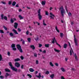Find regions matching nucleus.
Instances as JSON below:
<instances>
[{"mask_svg": "<svg viewBox=\"0 0 79 79\" xmlns=\"http://www.w3.org/2000/svg\"><path fill=\"white\" fill-rule=\"evenodd\" d=\"M60 13H61V15L63 17L64 16V14L66 13V11H65V10L63 8V6H61V7H60Z\"/></svg>", "mask_w": 79, "mask_h": 79, "instance_id": "nucleus-1", "label": "nucleus"}, {"mask_svg": "<svg viewBox=\"0 0 79 79\" xmlns=\"http://www.w3.org/2000/svg\"><path fill=\"white\" fill-rule=\"evenodd\" d=\"M38 16L39 20H41L42 19V16L40 15V9H39L38 11Z\"/></svg>", "mask_w": 79, "mask_h": 79, "instance_id": "nucleus-2", "label": "nucleus"}, {"mask_svg": "<svg viewBox=\"0 0 79 79\" xmlns=\"http://www.w3.org/2000/svg\"><path fill=\"white\" fill-rule=\"evenodd\" d=\"M17 47L18 49V50H19L20 52V53H22L23 52V50H22V49L21 48V46H20V45L19 44H18L17 45Z\"/></svg>", "mask_w": 79, "mask_h": 79, "instance_id": "nucleus-3", "label": "nucleus"}, {"mask_svg": "<svg viewBox=\"0 0 79 79\" xmlns=\"http://www.w3.org/2000/svg\"><path fill=\"white\" fill-rule=\"evenodd\" d=\"M10 68L13 70L14 71H15V72H17V70L18 69H17V68H15L13 66V65H12V64H11V63H10Z\"/></svg>", "mask_w": 79, "mask_h": 79, "instance_id": "nucleus-4", "label": "nucleus"}, {"mask_svg": "<svg viewBox=\"0 0 79 79\" xmlns=\"http://www.w3.org/2000/svg\"><path fill=\"white\" fill-rule=\"evenodd\" d=\"M52 44H54L55 42H56V44H57V45H58V46H59V47H60V48H61V46L58 43H57L56 42V40L55 37H54V39H52Z\"/></svg>", "mask_w": 79, "mask_h": 79, "instance_id": "nucleus-5", "label": "nucleus"}, {"mask_svg": "<svg viewBox=\"0 0 79 79\" xmlns=\"http://www.w3.org/2000/svg\"><path fill=\"white\" fill-rule=\"evenodd\" d=\"M69 46L71 48V50H70V53L71 56L72 55V53H73V54H74V52H73V49H72V48H71V44L69 42Z\"/></svg>", "mask_w": 79, "mask_h": 79, "instance_id": "nucleus-6", "label": "nucleus"}, {"mask_svg": "<svg viewBox=\"0 0 79 79\" xmlns=\"http://www.w3.org/2000/svg\"><path fill=\"white\" fill-rule=\"evenodd\" d=\"M74 42L75 44V46H77L78 45V44H77V40L76 38V36L75 35H74Z\"/></svg>", "mask_w": 79, "mask_h": 79, "instance_id": "nucleus-7", "label": "nucleus"}, {"mask_svg": "<svg viewBox=\"0 0 79 79\" xmlns=\"http://www.w3.org/2000/svg\"><path fill=\"white\" fill-rule=\"evenodd\" d=\"M11 47L12 48L13 50H14L15 51H16V48H15V44H12Z\"/></svg>", "mask_w": 79, "mask_h": 79, "instance_id": "nucleus-8", "label": "nucleus"}, {"mask_svg": "<svg viewBox=\"0 0 79 79\" xmlns=\"http://www.w3.org/2000/svg\"><path fill=\"white\" fill-rule=\"evenodd\" d=\"M3 16H4V15L3 14H2L1 15V19L3 20V18L5 20H7V17L6 16H4L3 18Z\"/></svg>", "mask_w": 79, "mask_h": 79, "instance_id": "nucleus-9", "label": "nucleus"}, {"mask_svg": "<svg viewBox=\"0 0 79 79\" xmlns=\"http://www.w3.org/2000/svg\"><path fill=\"white\" fill-rule=\"evenodd\" d=\"M50 15L51 16H50V17L51 19H54V17H55V15L53 14L52 13H50Z\"/></svg>", "mask_w": 79, "mask_h": 79, "instance_id": "nucleus-10", "label": "nucleus"}, {"mask_svg": "<svg viewBox=\"0 0 79 79\" xmlns=\"http://www.w3.org/2000/svg\"><path fill=\"white\" fill-rule=\"evenodd\" d=\"M15 65L16 67H17V68H19V66H20V64H19V63L16 62L15 63Z\"/></svg>", "mask_w": 79, "mask_h": 79, "instance_id": "nucleus-11", "label": "nucleus"}, {"mask_svg": "<svg viewBox=\"0 0 79 79\" xmlns=\"http://www.w3.org/2000/svg\"><path fill=\"white\" fill-rule=\"evenodd\" d=\"M18 24L16 23H14V27L15 29H17V27H18Z\"/></svg>", "mask_w": 79, "mask_h": 79, "instance_id": "nucleus-12", "label": "nucleus"}, {"mask_svg": "<svg viewBox=\"0 0 79 79\" xmlns=\"http://www.w3.org/2000/svg\"><path fill=\"white\" fill-rule=\"evenodd\" d=\"M14 21H16V19L15 18H14L13 19H10V21H11V23H14Z\"/></svg>", "mask_w": 79, "mask_h": 79, "instance_id": "nucleus-13", "label": "nucleus"}, {"mask_svg": "<svg viewBox=\"0 0 79 79\" xmlns=\"http://www.w3.org/2000/svg\"><path fill=\"white\" fill-rule=\"evenodd\" d=\"M12 31L14 32V33H15V34H18V33L17 32V31L15 29H13Z\"/></svg>", "mask_w": 79, "mask_h": 79, "instance_id": "nucleus-14", "label": "nucleus"}, {"mask_svg": "<svg viewBox=\"0 0 79 79\" xmlns=\"http://www.w3.org/2000/svg\"><path fill=\"white\" fill-rule=\"evenodd\" d=\"M10 36L11 37H12L13 38L15 37L14 35V34L12 33H10Z\"/></svg>", "mask_w": 79, "mask_h": 79, "instance_id": "nucleus-15", "label": "nucleus"}, {"mask_svg": "<svg viewBox=\"0 0 79 79\" xmlns=\"http://www.w3.org/2000/svg\"><path fill=\"white\" fill-rule=\"evenodd\" d=\"M46 2V1H43L41 3V4H42V5H45Z\"/></svg>", "mask_w": 79, "mask_h": 79, "instance_id": "nucleus-16", "label": "nucleus"}, {"mask_svg": "<svg viewBox=\"0 0 79 79\" xmlns=\"http://www.w3.org/2000/svg\"><path fill=\"white\" fill-rule=\"evenodd\" d=\"M30 48L33 50H34V49H35V46L33 45H31L30 46Z\"/></svg>", "mask_w": 79, "mask_h": 79, "instance_id": "nucleus-17", "label": "nucleus"}, {"mask_svg": "<svg viewBox=\"0 0 79 79\" xmlns=\"http://www.w3.org/2000/svg\"><path fill=\"white\" fill-rule=\"evenodd\" d=\"M29 70L30 72H31V73H32L34 71V69H33L32 68H30L29 69Z\"/></svg>", "mask_w": 79, "mask_h": 79, "instance_id": "nucleus-18", "label": "nucleus"}, {"mask_svg": "<svg viewBox=\"0 0 79 79\" xmlns=\"http://www.w3.org/2000/svg\"><path fill=\"white\" fill-rule=\"evenodd\" d=\"M60 70L62 71V72H65L66 71V70L64 69V68L62 67L60 68Z\"/></svg>", "mask_w": 79, "mask_h": 79, "instance_id": "nucleus-19", "label": "nucleus"}, {"mask_svg": "<svg viewBox=\"0 0 79 79\" xmlns=\"http://www.w3.org/2000/svg\"><path fill=\"white\" fill-rule=\"evenodd\" d=\"M20 41H21V42H22V41H22V44H23V45H24V44H25V41H24V40H23V39L21 38Z\"/></svg>", "mask_w": 79, "mask_h": 79, "instance_id": "nucleus-20", "label": "nucleus"}, {"mask_svg": "<svg viewBox=\"0 0 79 79\" xmlns=\"http://www.w3.org/2000/svg\"><path fill=\"white\" fill-rule=\"evenodd\" d=\"M10 76V74L8 73H6L5 75V77L6 78H7V77H8V76Z\"/></svg>", "mask_w": 79, "mask_h": 79, "instance_id": "nucleus-21", "label": "nucleus"}, {"mask_svg": "<svg viewBox=\"0 0 79 79\" xmlns=\"http://www.w3.org/2000/svg\"><path fill=\"white\" fill-rule=\"evenodd\" d=\"M54 51L55 52H57L58 53H59V52H60V50H57L55 48L54 49Z\"/></svg>", "mask_w": 79, "mask_h": 79, "instance_id": "nucleus-22", "label": "nucleus"}, {"mask_svg": "<svg viewBox=\"0 0 79 79\" xmlns=\"http://www.w3.org/2000/svg\"><path fill=\"white\" fill-rule=\"evenodd\" d=\"M74 56L75 57V59L76 60V61H77V57L76 56V54H74Z\"/></svg>", "mask_w": 79, "mask_h": 79, "instance_id": "nucleus-23", "label": "nucleus"}, {"mask_svg": "<svg viewBox=\"0 0 79 79\" xmlns=\"http://www.w3.org/2000/svg\"><path fill=\"white\" fill-rule=\"evenodd\" d=\"M19 18H20V19H24V17H22V16L21 15H19Z\"/></svg>", "mask_w": 79, "mask_h": 79, "instance_id": "nucleus-24", "label": "nucleus"}, {"mask_svg": "<svg viewBox=\"0 0 79 79\" xmlns=\"http://www.w3.org/2000/svg\"><path fill=\"white\" fill-rule=\"evenodd\" d=\"M41 73H39V76H36V77H37L38 78H39V79H40V77H41V75H40Z\"/></svg>", "mask_w": 79, "mask_h": 79, "instance_id": "nucleus-25", "label": "nucleus"}, {"mask_svg": "<svg viewBox=\"0 0 79 79\" xmlns=\"http://www.w3.org/2000/svg\"><path fill=\"white\" fill-rule=\"evenodd\" d=\"M67 45V44H64L63 46L64 48H66Z\"/></svg>", "mask_w": 79, "mask_h": 79, "instance_id": "nucleus-26", "label": "nucleus"}, {"mask_svg": "<svg viewBox=\"0 0 79 79\" xmlns=\"http://www.w3.org/2000/svg\"><path fill=\"white\" fill-rule=\"evenodd\" d=\"M55 29L56 30V31L57 32H60V31L58 29V27H57V26H56L55 27Z\"/></svg>", "mask_w": 79, "mask_h": 79, "instance_id": "nucleus-27", "label": "nucleus"}, {"mask_svg": "<svg viewBox=\"0 0 79 79\" xmlns=\"http://www.w3.org/2000/svg\"><path fill=\"white\" fill-rule=\"evenodd\" d=\"M54 74H52L50 76V77L51 79H53L54 77Z\"/></svg>", "mask_w": 79, "mask_h": 79, "instance_id": "nucleus-28", "label": "nucleus"}, {"mask_svg": "<svg viewBox=\"0 0 79 79\" xmlns=\"http://www.w3.org/2000/svg\"><path fill=\"white\" fill-rule=\"evenodd\" d=\"M20 61V59L19 58H17L15 59V61Z\"/></svg>", "mask_w": 79, "mask_h": 79, "instance_id": "nucleus-29", "label": "nucleus"}, {"mask_svg": "<svg viewBox=\"0 0 79 79\" xmlns=\"http://www.w3.org/2000/svg\"><path fill=\"white\" fill-rule=\"evenodd\" d=\"M3 28L5 30V31H7L8 28H7V27H6L5 26H3Z\"/></svg>", "mask_w": 79, "mask_h": 79, "instance_id": "nucleus-30", "label": "nucleus"}, {"mask_svg": "<svg viewBox=\"0 0 79 79\" xmlns=\"http://www.w3.org/2000/svg\"><path fill=\"white\" fill-rule=\"evenodd\" d=\"M16 4V2H12V6H15V5Z\"/></svg>", "mask_w": 79, "mask_h": 79, "instance_id": "nucleus-31", "label": "nucleus"}, {"mask_svg": "<svg viewBox=\"0 0 79 79\" xmlns=\"http://www.w3.org/2000/svg\"><path fill=\"white\" fill-rule=\"evenodd\" d=\"M5 71L6 72H10V71L9 69H5Z\"/></svg>", "mask_w": 79, "mask_h": 79, "instance_id": "nucleus-32", "label": "nucleus"}, {"mask_svg": "<svg viewBox=\"0 0 79 79\" xmlns=\"http://www.w3.org/2000/svg\"><path fill=\"white\" fill-rule=\"evenodd\" d=\"M45 47L48 48V47H49V44H45Z\"/></svg>", "mask_w": 79, "mask_h": 79, "instance_id": "nucleus-33", "label": "nucleus"}, {"mask_svg": "<svg viewBox=\"0 0 79 79\" xmlns=\"http://www.w3.org/2000/svg\"><path fill=\"white\" fill-rule=\"evenodd\" d=\"M3 58H2V55L0 54V61L2 60Z\"/></svg>", "mask_w": 79, "mask_h": 79, "instance_id": "nucleus-34", "label": "nucleus"}, {"mask_svg": "<svg viewBox=\"0 0 79 79\" xmlns=\"http://www.w3.org/2000/svg\"><path fill=\"white\" fill-rule=\"evenodd\" d=\"M60 36L61 37H63V33H60Z\"/></svg>", "mask_w": 79, "mask_h": 79, "instance_id": "nucleus-35", "label": "nucleus"}, {"mask_svg": "<svg viewBox=\"0 0 79 79\" xmlns=\"http://www.w3.org/2000/svg\"><path fill=\"white\" fill-rule=\"evenodd\" d=\"M50 64L51 66H54V65H53V64H52V63L50 62Z\"/></svg>", "mask_w": 79, "mask_h": 79, "instance_id": "nucleus-36", "label": "nucleus"}, {"mask_svg": "<svg viewBox=\"0 0 79 79\" xmlns=\"http://www.w3.org/2000/svg\"><path fill=\"white\" fill-rule=\"evenodd\" d=\"M29 31H27L26 32V35H29Z\"/></svg>", "mask_w": 79, "mask_h": 79, "instance_id": "nucleus-37", "label": "nucleus"}, {"mask_svg": "<svg viewBox=\"0 0 79 79\" xmlns=\"http://www.w3.org/2000/svg\"><path fill=\"white\" fill-rule=\"evenodd\" d=\"M43 25H44V26H47V24H45V23L44 20H43Z\"/></svg>", "mask_w": 79, "mask_h": 79, "instance_id": "nucleus-38", "label": "nucleus"}, {"mask_svg": "<svg viewBox=\"0 0 79 79\" xmlns=\"http://www.w3.org/2000/svg\"><path fill=\"white\" fill-rule=\"evenodd\" d=\"M27 40L29 42H31V38H28Z\"/></svg>", "mask_w": 79, "mask_h": 79, "instance_id": "nucleus-39", "label": "nucleus"}, {"mask_svg": "<svg viewBox=\"0 0 79 79\" xmlns=\"http://www.w3.org/2000/svg\"><path fill=\"white\" fill-rule=\"evenodd\" d=\"M0 32L2 34L4 33V31L2 30H0Z\"/></svg>", "mask_w": 79, "mask_h": 79, "instance_id": "nucleus-40", "label": "nucleus"}, {"mask_svg": "<svg viewBox=\"0 0 79 79\" xmlns=\"http://www.w3.org/2000/svg\"><path fill=\"white\" fill-rule=\"evenodd\" d=\"M68 15L69 16H71L72 15L71 14V13L69 12L68 13Z\"/></svg>", "mask_w": 79, "mask_h": 79, "instance_id": "nucleus-41", "label": "nucleus"}, {"mask_svg": "<svg viewBox=\"0 0 79 79\" xmlns=\"http://www.w3.org/2000/svg\"><path fill=\"white\" fill-rule=\"evenodd\" d=\"M28 76H29L30 78H31L32 77V76L31 75V74H27Z\"/></svg>", "mask_w": 79, "mask_h": 79, "instance_id": "nucleus-42", "label": "nucleus"}, {"mask_svg": "<svg viewBox=\"0 0 79 79\" xmlns=\"http://www.w3.org/2000/svg\"><path fill=\"white\" fill-rule=\"evenodd\" d=\"M0 78L1 79H3V78H4V77L3 76L1 75L0 76Z\"/></svg>", "mask_w": 79, "mask_h": 79, "instance_id": "nucleus-43", "label": "nucleus"}, {"mask_svg": "<svg viewBox=\"0 0 79 79\" xmlns=\"http://www.w3.org/2000/svg\"><path fill=\"white\" fill-rule=\"evenodd\" d=\"M20 58L22 60H24V57H23V56H20Z\"/></svg>", "mask_w": 79, "mask_h": 79, "instance_id": "nucleus-44", "label": "nucleus"}, {"mask_svg": "<svg viewBox=\"0 0 79 79\" xmlns=\"http://www.w3.org/2000/svg\"><path fill=\"white\" fill-rule=\"evenodd\" d=\"M1 3H3V4H4V5H6V2H4L3 1L1 2Z\"/></svg>", "mask_w": 79, "mask_h": 79, "instance_id": "nucleus-45", "label": "nucleus"}, {"mask_svg": "<svg viewBox=\"0 0 79 79\" xmlns=\"http://www.w3.org/2000/svg\"><path fill=\"white\" fill-rule=\"evenodd\" d=\"M37 53H34V56H35V57H37Z\"/></svg>", "mask_w": 79, "mask_h": 79, "instance_id": "nucleus-46", "label": "nucleus"}, {"mask_svg": "<svg viewBox=\"0 0 79 79\" xmlns=\"http://www.w3.org/2000/svg\"><path fill=\"white\" fill-rule=\"evenodd\" d=\"M45 15H48V12L46 11Z\"/></svg>", "mask_w": 79, "mask_h": 79, "instance_id": "nucleus-47", "label": "nucleus"}, {"mask_svg": "<svg viewBox=\"0 0 79 79\" xmlns=\"http://www.w3.org/2000/svg\"><path fill=\"white\" fill-rule=\"evenodd\" d=\"M36 64H39V61H38V60H36Z\"/></svg>", "mask_w": 79, "mask_h": 79, "instance_id": "nucleus-48", "label": "nucleus"}, {"mask_svg": "<svg viewBox=\"0 0 79 79\" xmlns=\"http://www.w3.org/2000/svg\"><path fill=\"white\" fill-rule=\"evenodd\" d=\"M18 30L19 32H21V30L20 29V28H18Z\"/></svg>", "mask_w": 79, "mask_h": 79, "instance_id": "nucleus-49", "label": "nucleus"}, {"mask_svg": "<svg viewBox=\"0 0 79 79\" xmlns=\"http://www.w3.org/2000/svg\"><path fill=\"white\" fill-rule=\"evenodd\" d=\"M39 47L40 48V47H41L42 46V45L41 44H39Z\"/></svg>", "mask_w": 79, "mask_h": 79, "instance_id": "nucleus-50", "label": "nucleus"}, {"mask_svg": "<svg viewBox=\"0 0 79 79\" xmlns=\"http://www.w3.org/2000/svg\"><path fill=\"white\" fill-rule=\"evenodd\" d=\"M7 55H8V56H10V52H7Z\"/></svg>", "mask_w": 79, "mask_h": 79, "instance_id": "nucleus-51", "label": "nucleus"}, {"mask_svg": "<svg viewBox=\"0 0 79 79\" xmlns=\"http://www.w3.org/2000/svg\"><path fill=\"white\" fill-rule=\"evenodd\" d=\"M35 40H36V41H37V40H39V38L37 37V38L35 39Z\"/></svg>", "mask_w": 79, "mask_h": 79, "instance_id": "nucleus-52", "label": "nucleus"}, {"mask_svg": "<svg viewBox=\"0 0 79 79\" xmlns=\"http://www.w3.org/2000/svg\"><path fill=\"white\" fill-rule=\"evenodd\" d=\"M55 65L56 66H58V63H55Z\"/></svg>", "mask_w": 79, "mask_h": 79, "instance_id": "nucleus-53", "label": "nucleus"}, {"mask_svg": "<svg viewBox=\"0 0 79 79\" xmlns=\"http://www.w3.org/2000/svg\"><path fill=\"white\" fill-rule=\"evenodd\" d=\"M46 74H49V72H48V71H47Z\"/></svg>", "mask_w": 79, "mask_h": 79, "instance_id": "nucleus-54", "label": "nucleus"}, {"mask_svg": "<svg viewBox=\"0 0 79 79\" xmlns=\"http://www.w3.org/2000/svg\"><path fill=\"white\" fill-rule=\"evenodd\" d=\"M68 60V58H66L65 59V61H67Z\"/></svg>", "mask_w": 79, "mask_h": 79, "instance_id": "nucleus-55", "label": "nucleus"}, {"mask_svg": "<svg viewBox=\"0 0 79 79\" xmlns=\"http://www.w3.org/2000/svg\"><path fill=\"white\" fill-rule=\"evenodd\" d=\"M61 79H64V77H63V76H61Z\"/></svg>", "mask_w": 79, "mask_h": 79, "instance_id": "nucleus-56", "label": "nucleus"}, {"mask_svg": "<svg viewBox=\"0 0 79 79\" xmlns=\"http://www.w3.org/2000/svg\"><path fill=\"white\" fill-rule=\"evenodd\" d=\"M72 70H73V71H76V69H74L73 68H72Z\"/></svg>", "mask_w": 79, "mask_h": 79, "instance_id": "nucleus-57", "label": "nucleus"}, {"mask_svg": "<svg viewBox=\"0 0 79 79\" xmlns=\"http://www.w3.org/2000/svg\"><path fill=\"white\" fill-rule=\"evenodd\" d=\"M23 68H24V65H22L21 66V68H22V69H23Z\"/></svg>", "mask_w": 79, "mask_h": 79, "instance_id": "nucleus-58", "label": "nucleus"}, {"mask_svg": "<svg viewBox=\"0 0 79 79\" xmlns=\"http://www.w3.org/2000/svg\"><path fill=\"white\" fill-rule=\"evenodd\" d=\"M21 71V69H19L18 70V72H20V71Z\"/></svg>", "mask_w": 79, "mask_h": 79, "instance_id": "nucleus-59", "label": "nucleus"}, {"mask_svg": "<svg viewBox=\"0 0 79 79\" xmlns=\"http://www.w3.org/2000/svg\"><path fill=\"white\" fill-rule=\"evenodd\" d=\"M16 7H19V5L18 4H17L16 6Z\"/></svg>", "mask_w": 79, "mask_h": 79, "instance_id": "nucleus-60", "label": "nucleus"}, {"mask_svg": "<svg viewBox=\"0 0 79 79\" xmlns=\"http://www.w3.org/2000/svg\"><path fill=\"white\" fill-rule=\"evenodd\" d=\"M43 52L44 53H46V51L44 50L43 51Z\"/></svg>", "mask_w": 79, "mask_h": 79, "instance_id": "nucleus-61", "label": "nucleus"}, {"mask_svg": "<svg viewBox=\"0 0 79 79\" xmlns=\"http://www.w3.org/2000/svg\"><path fill=\"white\" fill-rule=\"evenodd\" d=\"M19 12H21V11H22V10H21V9H19Z\"/></svg>", "mask_w": 79, "mask_h": 79, "instance_id": "nucleus-62", "label": "nucleus"}, {"mask_svg": "<svg viewBox=\"0 0 79 79\" xmlns=\"http://www.w3.org/2000/svg\"><path fill=\"white\" fill-rule=\"evenodd\" d=\"M52 9H53V8L52 7H50V10H52Z\"/></svg>", "mask_w": 79, "mask_h": 79, "instance_id": "nucleus-63", "label": "nucleus"}, {"mask_svg": "<svg viewBox=\"0 0 79 79\" xmlns=\"http://www.w3.org/2000/svg\"><path fill=\"white\" fill-rule=\"evenodd\" d=\"M36 23L38 24V25L39 26V25H40V23H38V22H36Z\"/></svg>", "mask_w": 79, "mask_h": 79, "instance_id": "nucleus-64", "label": "nucleus"}]
</instances>
